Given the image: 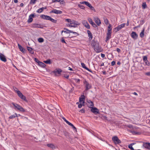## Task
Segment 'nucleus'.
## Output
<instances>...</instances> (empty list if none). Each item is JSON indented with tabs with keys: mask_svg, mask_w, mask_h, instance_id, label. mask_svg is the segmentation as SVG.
<instances>
[{
	"mask_svg": "<svg viewBox=\"0 0 150 150\" xmlns=\"http://www.w3.org/2000/svg\"><path fill=\"white\" fill-rule=\"evenodd\" d=\"M143 59L144 61H146L147 60V58L146 56H144Z\"/></svg>",
	"mask_w": 150,
	"mask_h": 150,
	"instance_id": "obj_48",
	"label": "nucleus"
},
{
	"mask_svg": "<svg viewBox=\"0 0 150 150\" xmlns=\"http://www.w3.org/2000/svg\"><path fill=\"white\" fill-rule=\"evenodd\" d=\"M15 91L17 93L18 96L19 98L22 95H23L21 92L20 91H19L18 89H17V90H15Z\"/></svg>",
	"mask_w": 150,
	"mask_h": 150,
	"instance_id": "obj_26",
	"label": "nucleus"
},
{
	"mask_svg": "<svg viewBox=\"0 0 150 150\" xmlns=\"http://www.w3.org/2000/svg\"><path fill=\"white\" fill-rule=\"evenodd\" d=\"M110 38H110L109 37H106V39H105V41L106 42H107V41H108L109 40V39H110Z\"/></svg>",
	"mask_w": 150,
	"mask_h": 150,
	"instance_id": "obj_63",
	"label": "nucleus"
},
{
	"mask_svg": "<svg viewBox=\"0 0 150 150\" xmlns=\"http://www.w3.org/2000/svg\"><path fill=\"white\" fill-rule=\"evenodd\" d=\"M91 44L93 47V48L96 52L99 53L102 51V49L101 47L99 46V43L97 41H96L95 40H93Z\"/></svg>",
	"mask_w": 150,
	"mask_h": 150,
	"instance_id": "obj_1",
	"label": "nucleus"
},
{
	"mask_svg": "<svg viewBox=\"0 0 150 150\" xmlns=\"http://www.w3.org/2000/svg\"><path fill=\"white\" fill-rule=\"evenodd\" d=\"M82 23L83 25L87 28L90 29V26L88 22L86 21H82Z\"/></svg>",
	"mask_w": 150,
	"mask_h": 150,
	"instance_id": "obj_12",
	"label": "nucleus"
},
{
	"mask_svg": "<svg viewBox=\"0 0 150 150\" xmlns=\"http://www.w3.org/2000/svg\"><path fill=\"white\" fill-rule=\"evenodd\" d=\"M145 75L149 76H150V71L146 72L145 73Z\"/></svg>",
	"mask_w": 150,
	"mask_h": 150,
	"instance_id": "obj_57",
	"label": "nucleus"
},
{
	"mask_svg": "<svg viewBox=\"0 0 150 150\" xmlns=\"http://www.w3.org/2000/svg\"><path fill=\"white\" fill-rule=\"evenodd\" d=\"M83 83L85 85V91H87L91 88L92 86L91 84L88 82L86 80L84 81Z\"/></svg>",
	"mask_w": 150,
	"mask_h": 150,
	"instance_id": "obj_4",
	"label": "nucleus"
},
{
	"mask_svg": "<svg viewBox=\"0 0 150 150\" xmlns=\"http://www.w3.org/2000/svg\"><path fill=\"white\" fill-rule=\"evenodd\" d=\"M61 41L63 43H65L67 44V43L65 41L64 39V37H62L61 38Z\"/></svg>",
	"mask_w": 150,
	"mask_h": 150,
	"instance_id": "obj_43",
	"label": "nucleus"
},
{
	"mask_svg": "<svg viewBox=\"0 0 150 150\" xmlns=\"http://www.w3.org/2000/svg\"><path fill=\"white\" fill-rule=\"evenodd\" d=\"M88 21L92 26L95 28H98L97 25L96 24L92 21L91 18H89L88 19Z\"/></svg>",
	"mask_w": 150,
	"mask_h": 150,
	"instance_id": "obj_13",
	"label": "nucleus"
},
{
	"mask_svg": "<svg viewBox=\"0 0 150 150\" xmlns=\"http://www.w3.org/2000/svg\"><path fill=\"white\" fill-rule=\"evenodd\" d=\"M88 102L89 103L91 104V106H94L93 102L91 100H88Z\"/></svg>",
	"mask_w": 150,
	"mask_h": 150,
	"instance_id": "obj_41",
	"label": "nucleus"
},
{
	"mask_svg": "<svg viewBox=\"0 0 150 150\" xmlns=\"http://www.w3.org/2000/svg\"><path fill=\"white\" fill-rule=\"evenodd\" d=\"M0 60L4 62L6 61V59L5 56L2 53H0Z\"/></svg>",
	"mask_w": 150,
	"mask_h": 150,
	"instance_id": "obj_17",
	"label": "nucleus"
},
{
	"mask_svg": "<svg viewBox=\"0 0 150 150\" xmlns=\"http://www.w3.org/2000/svg\"><path fill=\"white\" fill-rule=\"evenodd\" d=\"M69 125L70 126L72 127V128H73L74 131L77 132V129L73 125V124H72L71 123Z\"/></svg>",
	"mask_w": 150,
	"mask_h": 150,
	"instance_id": "obj_34",
	"label": "nucleus"
},
{
	"mask_svg": "<svg viewBox=\"0 0 150 150\" xmlns=\"http://www.w3.org/2000/svg\"><path fill=\"white\" fill-rule=\"evenodd\" d=\"M22 100L25 101L26 102H28V100L26 98V97L24 96L23 94L20 97Z\"/></svg>",
	"mask_w": 150,
	"mask_h": 150,
	"instance_id": "obj_27",
	"label": "nucleus"
},
{
	"mask_svg": "<svg viewBox=\"0 0 150 150\" xmlns=\"http://www.w3.org/2000/svg\"><path fill=\"white\" fill-rule=\"evenodd\" d=\"M40 17L46 20H50L51 17L47 15L42 14L40 15Z\"/></svg>",
	"mask_w": 150,
	"mask_h": 150,
	"instance_id": "obj_14",
	"label": "nucleus"
},
{
	"mask_svg": "<svg viewBox=\"0 0 150 150\" xmlns=\"http://www.w3.org/2000/svg\"><path fill=\"white\" fill-rule=\"evenodd\" d=\"M18 46L20 50L23 53H25V50L23 47L19 44L18 43Z\"/></svg>",
	"mask_w": 150,
	"mask_h": 150,
	"instance_id": "obj_18",
	"label": "nucleus"
},
{
	"mask_svg": "<svg viewBox=\"0 0 150 150\" xmlns=\"http://www.w3.org/2000/svg\"><path fill=\"white\" fill-rule=\"evenodd\" d=\"M91 110L93 113L95 114H99V110L96 107H91Z\"/></svg>",
	"mask_w": 150,
	"mask_h": 150,
	"instance_id": "obj_8",
	"label": "nucleus"
},
{
	"mask_svg": "<svg viewBox=\"0 0 150 150\" xmlns=\"http://www.w3.org/2000/svg\"><path fill=\"white\" fill-rule=\"evenodd\" d=\"M87 32L88 35V36L89 38V39L91 40L93 38V35L91 32L89 30H88Z\"/></svg>",
	"mask_w": 150,
	"mask_h": 150,
	"instance_id": "obj_23",
	"label": "nucleus"
},
{
	"mask_svg": "<svg viewBox=\"0 0 150 150\" xmlns=\"http://www.w3.org/2000/svg\"><path fill=\"white\" fill-rule=\"evenodd\" d=\"M112 141L115 144H120L122 142L120 140L118 137L116 136H115L112 137Z\"/></svg>",
	"mask_w": 150,
	"mask_h": 150,
	"instance_id": "obj_3",
	"label": "nucleus"
},
{
	"mask_svg": "<svg viewBox=\"0 0 150 150\" xmlns=\"http://www.w3.org/2000/svg\"><path fill=\"white\" fill-rule=\"evenodd\" d=\"M104 22L106 25H107L109 23L108 20L107 18H104Z\"/></svg>",
	"mask_w": 150,
	"mask_h": 150,
	"instance_id": "obj_37",
	"label": "nucleus"
},
{
	"mask_svg": "<svg viewBox=\"0 0 150 150\" xmlns=\"http://www.w3.org/2000/svg\"><path fill=\"white\" fill-rule=\"evenodd\" d=\"M142 8L143 9H144L146 8L147 5L145 2L143 3L142 4Z\"/></svg>",
	"mask_w": 150,
	"mask_h": 150,
	"instance_id": "obj_35",
	"label": "nucleus"
},
{
	"mask_svg": "<svg viewBox=\"0 0 150 150\" xmlns=\"http://www.w3.org/2000/svg\"><path fill=\"white\" fill-rule=\"evenodd\" d=\"M50 13H54L56 14H61L62 12L60 10H57L56 9H54L50 12Z\"/></svg>",
	"mask_w": 150,
	"mask_h": 150,
	"instance_id": "obj_10",
	"label": "nucleus"
},
{
	"mask_svg": "<svg viewBox=\"0 0 150 150\" xmlns=\"http://www.w3.org/2000/svg\"><path fill=\"white\" fill-rule=\"evenodd\" d=\"M27 48L28 50L29 51V52L32 54H33L34 53V50H33V49L31 47H27Z\"/></svg>",
	"mask_w": 150,
	"mask_h": 150,
	"instance_id": "obj_21",
	"label": "nucleus"
},
{
	"mask_svg": "<svg viewBox=\"0 0 150 150\" xmlns=\"http://www.w3.org/2000/svg\"><path fill=\"white\" fill-rule=\"evenodd\" d=\"M32 26L34 28H43L41 24L35 23L32 24Z\"/></svg>",
	"mask_w": 150,
	"mask_h": 150,
	"instance_id": "obj_11",
	"label": "nucleus"
},
{
	"mask_svg": "<svg viewBox=\"0 0 150 150\" xmlns=\"http://www.w3.org/2000/svg\"><path fill=\"white\" fill-rule=\"evenodd\" d=\"M34 61L37 62V63H38H38H39V62H40V61H39L38 59L36 58H34Z\"/></svg>",
	"mask_w": 150,
	"mask_h": 150,
	"instance_id": "obj_46",
	"label": "nucleus"
},
{
	"mask_svg": "<svg viewBox=\"0 0 150 150\" xmlns=\"http://www.w3.org/2000/svg\"><path fill=\"white\" fill-rule=\"evenodd\" d=\"M76 82L78 83H79L80 82V80L79 79L74 78L73 79Z\"/></svg>",
	"mask_w": 150,
	"mask_h": 150,
	"instance_id": "obj_42",
	"label": "nucleus"
},
{
	"mask_svg": "<svg viewBox=\"0 0 150 150\" xmlns=\"http://www.w3.org/2000/svg\"><path fill=\"white\" fill-rule=\"evenodd\" d=\"M144 62L145 63L146 65L148 66H149L150 65V63L148 61V60L147 61H144Z\"/></svg>",
	"mask_w": 150,
	"mask_h": 150,
	"instance_id": "obj_49",
	"label": "nucleus"
},
{
	"mask_svg": "<svg viewBox=\"0 0 150 150\" xmlns=\"http://www.w3.org/2000/svg\"><path fill=\"white\" fill-rule=\"evenodd\" d=\"M74 87H72V88H71V90L69 91L70 93H72L73 91L74 90Z\"/></svg>",
	"mask_w": 150,
	"mask_h": 150,
	"instance_id": "obj_55",
	"label": "nucleus"
},
{
	"mask_svg": "<svg viewBox=\"0 0 150 150\" xmlns=\"http://www.w3.org/2000/svg\"><path fill=\"white\" fill-rule=\"evenodd\" d=\"M78 6L81 9H84L85 8L84 6L81 4H79Z\"/></svg>",
	"mask_w": 150,
	"mask_h": 150,
	"instance_id": "obj_44",
	"label": "nucleus"
},
{
	"mask_svg": "<svg viewBox=\"0 0 150 150\" xmlns=\"http://www.w3.org/2000/svg\"><path fill=\"white\" fill-rule=\"evenodd\" d=\"M135 144L134 143L131 144L128 146V148L130 149L131 150H135L134 148L132 147V146Z\"/></svg>",
	"mask_w": 150,
	"mask_h": 150,
	"instance_id": "obj_33",
	"label": "nucleus"
},
{
	"mask_svg": "<svg viewBox=\"0 0 150 150\" xmlns=\"http://www.w3.org/2000/svg\"><path fill=\"white\" fill-rule=\"evenodd\" d=\"M16 117H18V114L16 113H15L14 114L9 116L8 118L9 119H12L13 118H15Z\"/></svg>",
	"mask_w": 150,
	"mask_h": 150,
	"instance_id": "obj_30",
	"label": "nucleus"
},
{
	"mask_svg": "<svg viewBox=\"0 0 150 150\" xmlns=\"http://www.w3.org/2000/svg\"><path fill=\"white\" fill-rule=\"evenodd\" d=\"M62 71V70L61 69L57 68L55 69V70L53 71L52 72L54 74L55 76H57V74L59 75H60Z\"/></svg>",
	"mask_w": 150,
	"mask_h": 150,
	"instance_id": "obj_7",
	"label": "nucleus"
},
{
	"mask_svg": "<svg viewBox=\"0 0 150 150\" xmlns=\"http://www.w3.org/2000/svg\"><path fill=\"white\" fill-rule=\"evenodd\" d=\"M60 2L61 4H62L63 5H65V3L63 0L61 1Z\"/></svg>",
	"mask_w": 150,
	"mask_h": 150,
	"instance_id": "obj_60",
	"label": "nucleus"
},
{
	"mask_svg": "<svg viewBox=\"0 0 150 150\" xmlns=\"http://www.w3.org/2000/svg\"><path fill=\"white\" fill-rule=\"evenodd\" d=\"M125 24H126L125 23H122L117 26V27L118 28V30H120V29H121L122 28L124 27L125 26Z\"/></svg>",
	"mask_w": 150,
	"mask_h": 150,
	"instance_id": "obj_24",
	"label": "nucleus"
},
{
	"mask_svg": "<svg viewBox=\"0 0 150 150\" xmlns=\"http://www.w3.org/2000/svg\"><path fill=\"white\" fill-rule=\"evenodd\" d=\"M82 105H84L83 103L82 104L81 103L79 104L78 105V108H81L82 107Z\"/></svg>",
	"mask_w": 150,
	"mask_h": 150,
	"instance_id": "obj_56",
	"label": "nucleus"
},
{
	"mask_svg": "<svg viewBox=\"0 0 150 150\" xmlns=\"http://www.w3.org/2000/svg\"><path fill=\"white\" fill-rule=\"evenodd\" d=\"M49 21H50L52 22H53L54 23H57V20H55L54 19H53L51 17L50 18V20Z\"/></svg>",
	"mask_w": 150,
	"mask_h": 150,
	"instance_id": "obj_36",
	"label": "nucleus"
},
{
	"mask_svg": "<svg viewBox=\"0 0 150 150\" xmlns=\"http://www.w3.org/2000/svg\"><path fill=\"white\" fill-rule=\"evenodd\" d=\"M70 24L71 25V27L76 28L77 27V25H79L80 23L78 21L73 20L70 23Z\"/></svg>",
	"mask_w": 150,
	"mask_h": 150,
	"instance_id": "obj_5",
	"label": "nucleus"
},
{
	"mask_svg": "<svg viewBox=\"0 0 150 150\" xmlns=\"http://www.w3.org/2000/svg\"><path fill=\"white\" fill-rule=\"evenodd\" d=\"M36 16V15L35 13H32L29 15L27 22L29 23H31L33 20V18L35 17Z\"/></svg>",
	"mask_w": 150,
	"mask_h": 150,
	"instance_id": "obj_6",
	"label": "nucleus"
},
{
	"mask_svg": "<svg viewBox=\"0 0 150 150\" xmlns=\"http://www.w3.org/2000/svg\"><path fill=\"white\" fill-rule=\"evenodd\" d=\"M12 104L13 105L14 107V108L15 110H17L22 112H25V110L19 105L14 103H12Z\"/></svg>",
	"mask_w": 150,
	"mask_h": 150,
	"instance_id": "obj_2",
	"label": "nucleus"
},
{
	"mask_svg": "<svg viewBox=\"0 0 150 150\" xmlns=\"http://www.w3.org/2000/svg\"><path fill=\"white\" fill-rule=\"evenodd\" d=\"M114 31L115 32V33L117 32L119 30H118V28L117 27L114 28Z\"/></svg>",
	"mask_w": 150,
	"mask_h": 150,
	"instance_id": "obj_53",
	"label": "nucleus"
},
{
	"mask_svg": "<svg viewBox=\"0 0 150 150\" xmlns=\"http://www.w3.org/2000/svg\"><path fill=\"white\" fill-rule=\"evenodd\" d=\"M61 0H52V2L54 3L56 2H60Z\"/></svg>",
	"mask_w": 150,
	"mask_h": 150,
	"instance_id": "obj_54",
	"label": "nucleus"
},
{
	"mask_svg": "<svg viewBox=\"0 0 150 150\" xmlns=\"http://www.w3.org/2000/svg\"><path fill=\"white\" fill-rule=\"evenodd\" d=\"M144 30L145 28H144L143 29V30L141 31L140 34V37L142 38H143L144 37Z\"/></svg>",
	"mask_w": 150,
	"mask_h": 150,
	"instance_id": "obj_29",
	"label": "nucleus"
},
{
	"mask_svg": "<svg viewBox=\"0 0 150 150\" xmlns=\"http://www.w3.org/2000/svg\"><path fill=\"white\" fill-rule=\"evenodd\" d=\"M81 97H80L79 98V102L81 103H82L83 104L84 103L85 99V96L83 95L81 96Z\"/></svg>",
	"mask_w": 150,
	"mask_h": 150,
	"instance_id": "obj_19",
	"label": "nucleus"
},
{
	"mask_svg": "<svg viewBox=\"0 0 150 150\" xmlns=\"http://www.w3.org/2000/svg\"><path fill=\"white\" fill-rule=\"evenodd\" d=\"M103 119L104 120H108L107 119V117L105 116H103Z\"/></svg>",
	"mask_w": 150,
	"mask_h": 150,
	"instance_id": "obj_59",
	"label": "nucleus"
},
{
	"mask_svg": "<svg viewBox=\"0 0 150 150\" xmlns=\"http://www.w3.org/2000/svg\"><path fill=\"white\" fill-rule=\"evenodd\" d=\"M44 39L42 38H39L38 39V41L39 42L42 43L44 42Z\"/></svg>",
	"mask_w": 150,
	"mask_h": 150,
	"instance_id": "obj_38",
	"label": "nucleus"
},
{
	"mask_svg": "<svg viewBox=\"0 0 150 150\" xmlns=\"http://www.w3.org/2000/svg\"><path fill=\"white\" fill-rule=\"evenodd\" d=\"M111 33H107L106 34V37L111 38Z\"/></svg>",
	"mask_w": 150,
	"mask_h": 150,
	"instance_id": "obj_45",
	"label": "nucleus"
},
{
	"mask_svg": "<svg viewBox=\"0 0 150 150\" xmlns=\"http://www.w3.org/2000/svg\"><path fill=\"white\" fill-rule=\"evenodd\" d=\"M38 65H39L40 67L43 68H45L46 66V65L45 64L40 61L39 62V63L38 64Z\"/></svg>",
	"mask_w": 150,
	"mask_h": 150,
	"instance_id": "obj_25",
	"label": "nucleus"
},
{
	"mask_svg": "<svg viewBox=\"0 0 150 150\" xmlns=\"http://www.w3.org/2000/svg\"><path fill=\"white\" fill-rule=\"evenodd\" d=\"M67 124H68L69 125L71 123L69 122V121H68L67 120L64 121Z\"/></svg>",
	"mask_w": 150,
	"mask_h": 150,
	"instance_id": "obj_64",
	"label": "nucleus"
},
{
	"mask_svg": "<svg viewBox=\"0 0 150 150\" xmlns=\"http://www.w3.org/2000/svg\"><path fill=\"white\" fill-rule=\"evenodd\" d=\"M74 32L75 33H74V34L75 35L74 36V37H71V38H72V37H76L77 36H79V34L77 33L76 32Z\"/></svg>",
	"mask_w": 150,
	"mask_h": 150,
	"instance_id": "obj_51",
	"label": "nucleus"
},
{
	"mask_svg": "<svg viewBox=\"0 0 150 150\" xmlns=\"http://www.w3.org/2000/svg\"><path fill=\"white\" fill-rule=\"evenodd\" d=\"M37 0H31L30 2V4H34L36 2V1Z\"/></svg>",
	"mask_w": 150,
	"mask_h": 150,
	"instance_id": "obj_39",
	"label": "nucleus"
},
{
	"mask_svg": "<svg viewBox=\"0 0 150 150\" xmlns=\"http://www.w3.org/2000/svg\"><path fill=\"white\" fill-rule=\"evenodd\" d=\"M64 30H62L61 31L62 35V33L63 32H64V33H67V34H69V33H75L73 32V31H72V30H69L67 28H64Z\"/></svg>",
	"mask_w": 150,
	"mask_h": 150,
	"instance_id": "obj_9",
	"label": "nucleus"
},
{
	"mask_svg": "<svg viewBox=\"0 0 150 150\" xmlns=\"http://www.w3.org/2000/svg\"><path fill=\"white\" fill-rule=\"evenodd\" d=\"M65 21L68 23H71L72 21V20L69 18H67L65 19Z\"/></svg>",
	"mask_w": 150,
	"mask_h": 150,
	"instance_id": "obj_47",
	"label": "nucleus"
},
{
	"mask_svg": "<svg viewBox=\"0 0 150 150\" xmlns=\"http://www.w3.org/2000/svg\"><path fill=\"white\" fill-rule=\"evenodd\" d=\"M88 6L90 9L91 10H93L94 9V7H93L91 5V4L88 2L86 5Z\"/></svg>",
	"mask_w": 150,
	"mask_h": 150,
	"instance_id": "obj_32",
	"label": "nucleus"
},
{
	"mask_svg": "<svg viewBox=\"0 0 150 150\" xmlns=\"http://www.w3.org/2000/svg\"><path fill=\"white\" fill-rule=\"evenodd\" d=\"M95 22L97 24V25L98 26H100L101 24V22L100 20L98 18H97L95 20Z\"/></svg>",
	"mask_w": 150,
	"mask_h": 150,
	"instance_id": "obj_22",
	"label": "nucleus"
},
{
	"mask_svg": "<svg viewBox=\"0 0 150 150\" xmlns=\"http://www.w3.org/2000/svg\"><path fill=\"white\" fill-rule=\"evenodd\" d=\"M88 2L86 1H83L80 2V3L81 4H85L86 5L87 4V3Z\"/></svg>",
	"mask_w": 150,
	"mask_h": 150,
	"instance_id": "obj_50",
	"label": "nucleus"
},
{
	"mask_svg": "<svg viewBox=\"0 0 150 150\" xmlns=\"http://www.w3.org/2000/svg\"><path fill=\"white\" fill-rule=\"evenodd\" d=\"M132 37L134 39H137V38L138 35L135 32H132L131 34Z\"/></svg>",
	"mask_w": 150,
	"mask_h": 150,
	"instance_id": "obj_16",
	"label": "nucleus"
},
{
	"mask_svg": "<svg viewBox=\"0 0 150 150\" xmlns=\"http://www.w3.org/2000/svg\"><path fill=\"white\" fill-rule=\"evenodd\" d=\"M143 146L146 148L150 150V143H144L143 144Z\"/></svg>",
	"mask_w": 150,
	"mask_h": 150,
	"instance_id": "obj_15",
	"label": "nucleus"
},
{
	"mask_svg": "<svg viewBox=\"0 0 150 150\" xmlns=\"http://www.w3.org/2000/svg\"><path fill=\"white\" fill-rule=\"evenodd\" d=\"M79 112L82 113H84L85 112V109L84 108H82Z\"/></svg>",
	"mask_w": 150,
	"mask_h": 150,
	"instance_id": "obj_52",
	"label": "nucleus"
},
{
	"mask_svg": "<svg viewBox=\"0 0 150 150\" xmlns=\"http://www.w3.org/2000/svg\"><path fill=\"white\" fill-rule=\"evenodd\" d=\"M116 51L119 53H120L121 52V50L118 48H116Z\"/></svg>",
	"mask_w": 150,
	"mask_h": 150,
	"instance_id": "obj_62",
	"label": "nucleus"
},
{
	"mask_svg": "<svg viewBox=\"0 0 150 150\" xmlns=\"http://www.w3.org/2000/svg\"><path fill=\"white\" fill-rule=\"evenodd\" d=\"M44 62L47 64H50L52 63V61L51 59H48L46 61H44Z\"/></svg>",
	"mask_w": 150,
	"mask_h": 150,
	"instance_id": "obj_31",
	"label": "nucleus"
},
{
	"mask_svg": "<svg viewBox=\"0 0 150 150\" xmlns=\"http://www.w3.org/2000/svg\"><path fill=\"white\" fill-rule=\"evenodd\" d=\"M48 147L52 148V149H55L54 145L52 144H49L47 145Z\"/></svg>",
	"mask_w": 150,
	"mask_h": 150,
	"instance_id": "obj_28",
	"label": "nucleus"
},
{
	"mask_svg": "<svg viewBox=\"0 0 150 150\" xmlns=\"http://www.w3.org/2000/svg\"><path fill=\"white\" fill-rule=\"evenodd\" d=\"M115 61H112L111 63V65L112 66H114L115 64Z\"/></svg>",
	"mask_w": 150,
	"mask_h": 150,
	"instance_id": "obj_58",
	"label": "nucleus"
},
{
	"mask_svg": "<svg viewBox=\"0 0 150 150\" xmlns=\"http://www.w3.org/2000/svg\"><path fill=\"white\" fill-rule=\"evenodd\" d=\"M47 7H42L41 8H40L38 9L37 10L36 12L37 13H40L42 12L44 9H46Z\"/></svg>",
	"mask_w": 150,
	"mask_h": 150,
	"instance_id": "obj_20",
	"label": "nucleus"
},
{
	"mask_svg": "<svg viewBox=\"0 0 150 150\" xmlns=\"http://www.w3.org/2000/svg\"><path fill=\"white\" fill-rule=\"evenodd\" d=\"M81 66L83 68L85 69H86V68H87L85 64L83 63H81Z\"/></svg>",
	"mask_w": 150,
	"mask_h": 150,
	"instance_id": "obj_40",
	"label": "nucleus"
},
{
	"mask_svg": "<svg viewBox=\"0 0 150 150\" xmlns=\"http://www.w3.org/2000/svg\"><path fill=\"white\" fill-rule=\"evenodd\" d=\"M111 27H112V25L110 24H109V25L108 27V29H111V30L112 29V28H111Z\"/></svg>",
	"mask_w": 150,
	"mask_h": 150,
	"instance_id": "obj_61",
	"label": "nucleus"
}]
</instances>
